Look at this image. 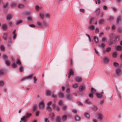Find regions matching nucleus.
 <instances>
[{
    "label": "nucleus",
    "mask_w": 122,
    "mask_h": 122,
    "mask_svg": "<svg viewBox=\"0 0 122 122\" xmlns=\"http://www.w3.org/2000/svg\"><path fill=\"white\" fill-rule=\"evenodd\" d=\"M122 74V71L119 68H117L116 70V75L117 76H119Z\"/></svg>",
    "instance_id": "f257e3e1"
},
{
    "label": "nucleus",
    "mask_w": 122,
    "mask_h": 122,
    "mask_svg": "<svg viewBox=\"0 0 122 122\" xmlns=\"http://www.w3.org/2000/svg\"><path fill=\"white\" fill-rule=\"evenodd\" d=\"M39 109H42L44 107V104L42 101L40 102L39 104Z\"/></svg>",
    "instance_id": "f03ea898"
},
{
    "label": "nucleus",
    "mask_w": 122,
    "mask_h": 122,
    "mask_svg": "<svg viewBox=\"0 0 122 122\" xmlns=\"http://www.w3.org/2000/svg\"><path fill=\"white\" fill-rule=\"evenodd\" d=\"M97 118L99 120H100L102 121L103 119V115L101 113H98L97 114Z\"/></svg>",
    "instance_id": "7ed1b4c3"
},
{
    "label": "nucleus",
    "mask_w": 122,
    "mask_h": 122,
    "mask_svg": "<svg viewBox=\"0 0 122 122\" xmlns=\"http://www.w3.org/2000/svg\"><path fill=\"white\" fill-rule=\"evenodd\" d=\"M69 74L68 75V78H69L71 76H72L74 75V72L73 70L72 69H71L69 70Z\"/></svg>",
    "instance_id": "20e7f679"
},
{
    "label": "nucleus",
    "mask_w": 122,
    "mask_h": 122,
    "mask_svg": "<svg viewBox=\"0 0 122 122\" xmlns=\"http://www.w3.org/2000/svg\"><path fill=\"white\" fill-rule=\"evenodd\" d=\"M110 61L109 58L107 57H105L103 58V62L104 63H108Z\"/></svg>",
    "instance_id": "39448f33"
},
{
    "label": "nucleus",
    "mask_w": 122,
    "mask_h": 122,
    "mask_svg": "<svg viewBox=\"0 0 122 122\" xmlns=\"http://www.w3.org/2000/svg\"><path fill=\"white\" fill-rule=\"evenodd\" d=\"M12 16L11 14H9L6 15V20L9 21L12 18Z\"/></svg>",
    "instance_id": "423d86ee"
},
{
    "label": "nucleus",
    "mask_w": 122,
    "mask_h": 122,
    "mask_svg": "<svg viewBox=\"0 0 122 122\" xmlns=\"http://www.w3.org/2000/svg\"><path fill=\"white\" fill-rule=\"evenodd\" d=\"M86 88V86L85 85H80L79 87V89L80 91H83Z\"/></svg>",
    "instance_id": "0eeeda50"
},
{
    "label": "nucleus",
    "mask_w": 122,
    "mask_h": 122,
    "mask_svg": "<svg viewBox=\"0 0 122 122\" xmlns=\"http://www.w3.org/2000/svg\"><path fill=\"white\" fill-rule=\"evenodd\" d=\"M43 23L40 22H37L36 23V24L40 28H42L43 27L44 25H43Z\"/></svg>",
    "instance_id": "6e6552de"
},
{
    "label": "nucleus",
    "mask_w": 122,
    "mask_h": 122,
    "mask_svg": "<svg viewBox=\"0 0 122 122\" xmlns=\"http://www.w3.org/2000/svg\"><path fill=\"white\" fill-rule=\"evenodd\" d=\"M66 98L68 100H71L72 99V95L70 93H67L66 95Z\"/></svg>",
    "instance_id": "1a4fd4ad"
},
{
    "label": "nucleus",
    "mask_w": 122,
    "mask_h": 122,
    "mask_svg": "<svg viewBox=\"0 0 122 122\" xmlns=\"http://www.w3.org/2000/svg\"><path fill=\"white\" fill-rule=\"evenodd\" d=\"M32 76V75H31L23 78L21 80V81H23L24 80H26V79H30L31 78Z\"/></svg>",
    "instance_id": "9d476101"
},
{
    "label": "nucleus",
    "mask_w": 122,
    "mask_h": 122,
    "mask_svg": "<svg viewBox=\"0 0 122 122\" xmlns=\"http://www.w3.org/2000/svg\"><path fill=\"white\" fill-rule=\"evenodd\" d=\"M53 108L55 110L57 111H59L60 110V108L59 107L57 106H56L55 104H53Z\"/></svg>",
    "instance_id": "9b49d317"
},
{
    "label": "nucleus",
    "mask_w": 122,
    "mask_h": 122,
    "mask_svg": "<svg viewBox=\"0 0 122 122\" xmlns=\"http://www.w3.org/2000/svg\"><path fill=\"white\" fill-rule=\"evenodd\" d=\"M122 16L121 15H119L117 17L116 22L117 24H118L121 20Z\"/></svg>",
    "instance_id": "f8f14e48"
},
{
    "label": "nucleus",
    "mask_w": 122,
    "mask_h": 122,
    "mask_svg": "<svg viewBox=\"0 0 122 122\" xmlns=\"http://www.w3.org/2000/svg\"><path fill=\"white\" fill-rule=\"evenodd\" d=\"M82 80V78L80 77H78L76 78L75 79V81L76 82H80Z\"/></svg>",
    "instance_id": "ddd939ff"
},
{
    "label": "nucleus",
    "mask_w": 122,
    "mask_h": 122,
    "mask_svg": "<svg viewBox=\"0 0 122 122\" xmlns=\"http://www.w3.org/2000/svg\"><path fill=\"white\" fill-rule=\"evenodd\" d=\"M111 48L110 47H108L106 48L105 50L104 51L103 53H105L106 52H108L111 51Z\"/></svg>",
    "instance_id": "4468645a"
},
{
    "label": "nucleus",
    "mask_w": 122,
    "mask_h": 122,
    "mask_svg": "<svg viewBox=\"0 0 122 122\" xmlns=\"http://www.w3.org/2000/svg\"><path fill=\"white\" fill-rule=\"evenodd\" d=\"M117 56V53L115 51H114L112 53V56L113 58H116Z\"/></svg>",
    "instance_id": "2eb2a0df"
},
{
    "label": "nucleus",
    "mask_w": 122,
    "mask_h": 122,
    "mask_svg": "<svg viewBox=\"0 0 122 122\" xmlns=\"http://www.w3.org/2000/svg\"><path fill=\"white\" fill-rule=\"evenodd\" d=\"M95 94L97 97L100 99L103 96L102 95L97 92Z\"/></svg>",
    "instance_id": "dca6fc26"
},
{
    "label": "nucleus",
    "mask_w": 122,
    "mask_h": 122,
    "mask_svg": "<svg viewBox=\"0 0 122 122\" xmlns=\"http://www.w3.org/2000/svg\"><path fill=\"white\" fill-rule=\"evenodd\" d=\"M84 116L85 117L87 118H89L90 117V116L89 114L87 112H85L84 113Z\"/></svg>",
    "instance_id": "f3484780"
},
{
    "label": "nucleus",
    "mask_w": 122,
    "mask_h": 122,
    "mask_svg": "<svg viewBox=\"0 0 122 122\" xmlns=\"http://www.w3.org/2000/svg\"><path fill=\"white\" fill-rule=\"evenodd\" d=\"M2 28L4 30H5L7 29V25L5 24L2 25Z\"/></svg>",
    "instance_id": "a211bd4d"
},
{
    "label": "nucleus",
    "mask_w": 122,
    "mask_h": 122,
    "mask_svg": "<svg viewBox=\"0 0 122 122\" xmlns=\"http://www.w3.org/2000/svg\"><path fill=\"white\" fill-rule=\"evenodd\" d=\"M95 28V26L94 25H92L88 27V29L89 30H94Z\"/></svg>",
    "instance_id": "6ab92c4d"
},
{
    "label": "nucleus",
    "mask_w": 122,
    "mask_h": 122,
    "mask_svg": "<svg viewBox=\"0 0 122 122\" xmlns=\"http://www.w3.org/2000/svg\"><path fill=\"white\" fill-rule=\"evenodd\" d=\"M51 92L50 90H46V91L45 94L47 96H48L50 95Z\"/></svg>",
    "instance_id": "aec40b11"
},
{
    "label": "nucleus",
    "mask_w": 122,
    "mask_h": 122,
    "mask_svg": "<svg viewBox=\"0 0 122 122\" xmlns=\"http://www.w3.org/2000/svg\"><path fill=\"white\" fill-rule=\"evenodd\" d=\"M100 9L99 8H98L96 9V12L97 15H99L100 13Z\"/></svg>",
    "instance_id": "412c9836"
},
{
    "label": "nucleus",
    "mask_w": 122,
    "mask_h": 122,
    "mask_svg": "<svg viewBox=\"0 0 122 122\" xmlns=\"http://www.w3.org/2000/svg\"><path fill=\"white\" fill-rule=\"evenodd\" d=\"M93 39L95 41V43H97L98 42V38L96 36H94L93 37Z\"/></svg>",
    "instance_id": "4be33fe9"
},
{
    "label": "nucleus",
    "mask_w": 122,
    "mask_h": 122,
    "mask_svg": "<svg viewBox=\"0 0 122 122\" xmlns=\"http://www.w3.org/2000/svg\"><path fill=\"white\" fill-rule=\"evenodd\" d=\"M104 20L103 19H99L98 21V23L99 25H101L104 23Z\"/></svg>",
    "instance_id": "5701e85b"
},
{
    "label": "nucleus",
    "mask_w": 122,
    "mask_h": 122,
    "mask_svg": "<svg viewBox=\"0 0 122 122\" xmlns=\"http://www.w3.org/2000/svg\"><path fill=\"white\" fill-rule=\"evenodd\" d=\"M94 19H95L93 18H90L89 21V24H92Z\"/></svg>",
    "instance_id": "b1692460"
},
{
    "label": "nucleus",
    "mask_w": 122,
    "mask_h": 122,
    "mask_svg": "<svg viewBox=\"0 0 122 122\" xmlns=\"http://www.w3.org/2000/svg\"><path fill=\"white\" fill-rule=\"evenodd\" d=\"M27 116H25L23 117L21 119V121H21H23V122H25L26 121V118H27Z\"/></svg>",
    "instance_id": "393cba45"
},
{
    "label": "nucleus",
    "mask_w": 122,
    "mask_h": 122,
    "mask_svg": "<svg viewBox=\"0 0 122 122\" xmlns=\"http://www.w3.org/2000/svg\"><path fill=\"white\" fill-rule=\"evenodd\" d=\"M7 34L5 33H4L3 34V38L5 40H7Z\"/></svg>",
    "instance_id": "a878e982"
},
{
    "label": "nucleus",
    "mask_w": 122,
    "mask_h": 122,
    "mask_svg": "<svg viewBox=\"0 0 122 122\" xmlns=\"http://www.w3.org/2000/svg\"><path fill=\"white\" fill-rule=\"evenodd\" d=\"M17 6L18 8L20 9L24 7V5L22 4H19Z\"/></svg>",
    "instance_id": "bb28decb"
},
{
    "label": "nucleus",
    "mask_w": 122,
    "mask_h": 122,
    "mask_svg": "<svg viewBox=\"0 0 122 122\" xmlns=\"http://www.w3.org/2000/svg\"><path fill=\"white\" fill-rule=\"evenodd\" d=\"M49 116L51 118V119H54V114L53 113H51L49 114Z\"/></svg>",
    "instance_id": "cd10ccee"
},
{
    "label": "nucleus",
    "mask_w": 122,
    "mask_h": 122,
    "mask_svg": "<svg viewBox=\"0 0 122 122\" xmlns=\"http://www.w3.org/2000/svg\"><path fill=\"white\" fill-rule=\"evenodd\" d=\"M78 84L76 83L73 84L72 85V87H73L75 88H76L78 87Z\"/></svg>",
    "instance_id": "c85d7f7f"
},
{
    "label": "nucleus",
    "mask_w": 122,
    "mask_h": 122,
    "mask_svg": "<svg viewBox=\"0 0 122 122\" xmlns=\"http://www.w3.org/2000/svg\"><path fill=\"white\" fill-rule=\"evenodd\" d=\"M59 97L61 98H63L64 96L63 93L61 92L59 93Z\"/></svg>",
    "instance_id": "c756f323"
},
{
    "label": "nucleus",
    "mask_w": 122,
    "mask_h": 122,
    "mask_svg": "<svg viewBox=\"0 0 122 122\" xmlns=\"http://www.w3.org/2000/svg\"><path fill=\"white\" fill-rule=\"evenodd\" d=\"M43 23V24L44 26H46L49 27V24L48 23H47V22H44Z\"/></svg>",
    "instance_id": "7c9ffc66"
},
{
    "label": "nucleus",
    "mask_w": 122,
    "mask_h": 122,
    "mask_svg": "<svg viewBox=\"0 0 122 122\" xmlns=\"http://www.w3.org/2000/svg\"><path fill=\"white\" fill-rule=\"evenodd\" d=\"M119 36L118 35H117L115 36L114 37L115 41H117L119 39Z\"/></svg>",
    "instance_id": "2f4dec72"
},
{
    "label": "nucleus",
    "mask_w": 122,
    "mask_h": 122,
    "mask_svg": "<svg viewBox=\"0 0 122 122\" xmlns=\"http://www.w3.org/2000/svg\"><path fill=\"white\" fill-rule=\"evenodd\" d=\"M109 20L111 21L114 20V17L113 16H110L109 17Z\"/></svg>",
    "instance_id": "473e14b6"
},
{
    "label": "nucleus",
    "mask_w": 122,
    "mask_h": 122,
    "mask_svg": "<svg viewBox=\"0 0 122 122\" xmlns=\"http://www.w3.org/2000/svg\"><path fill=\"white\" fill-rule=\"evenodd\" d=\"M122 47L120 46H117L116 48V50H119L121 51L122 50Z\"/></svg>",
    "instance_id": "72a5a7b5"
},
{
    "label": "nucleus",
    "mask_w": 122,
    "mask_h": 122,
    "mask_svg": "<svg viewBox=\"0 0 122 122\" xmlns=\"http://www.w3.org/2000/svg\"><path fill=\"white\" fill-rule=\"evenodd\" d=\"M16 64L14 62H13L11 65V67L13 68H15L16 67Z\"/></svg>",
    "instance_id": "f704fd0d"
},
{
    "label": "nucleus",
    "mask_w": 122,
    "mask_h": 122,
    "mask_svg": "<svg viewBox=\"0 0 122 122\" xmlns=\"http://www.w3.org/2000/svg\"><path fill=\"white\" fill-rule=\"evenodd\" d=\"M45 16L46 18L48 19L50 17V15L49 14L46 13L45 14Z\"/></svg>",
    "instance_id": "c9c22d12"
},
{
    "label": "nucleus",
    "mask_w": 122,
    "mask_h": 122,
    "mask_svg": "<svg viewBox=\"0 0 122 122\" xmlns=\"http://www.w3.org/2000/svg\"><path fill=\"white\" fill-rule=\"evenodd\" d=\"M23 21L22 20H20L18 21H17L15 23V24L16 25H18L22 23Z\"/></svg>",
    "instance_id": "e433bc0d"
},
{
    "label": "nucleus",
    "mask_w": 122,
    "mask_h": 122,
    "mask_svg": "<svg viewBox=\"0 0 122 122\" xmlns=\"http://www.w3.org/2000/svg\"><path fill=\"white\" fill-rule=\"evenodd\" d=\"M2 58L4 59L7 60L8 59V57L7 55L5 54H3L2 55Z\"/></svg>",
    "instance_id": "4c0bfd02"
},
{
    "label": "nucleus",
    "mask_w": 122,
    "mask_h": 122,
    "mask_svg": "<svg viewBox=\"0 0 122 122\" xmlns=\"http://www.w3.org/2000/svg\"><path fill=\"white\" fill-rule=\"evenodd\" d=\"M113 64L114 66L115 67H117L119 65V64L116 62H113Z\"/></svg>",
    "instance_id": "58836bf2"
},
{
    "label": "nucleus",
    "mask_w": 122,
    "mask_h": 122,
    "mask_svg": "<svg viewBox=\"0 0 122 122\" xmlns=\"http://www.w3.org/2000/svg\"><path fill=\"white\" fill-rule=\"evenodd\" d=\"M92 108L95 111L97 110L98 109L97 107L95 105L93 106L92 107Z\"/></svg>",
    "instance_id": "ea45409f"
},
{
    "label": "nucleus",
    "mask_w": 122,
    "mask_h": 122,
    "mask_svg": "<svg viewBox=\"0 0 122 122\" xmlns=\"http://www.w3.org/2000/svg\"><path fill=\"white\" fill-rule=\"evenodd\" d=\"M39 15L40 17L41 18V19H43V17L44 16V15L42 13H40L39 14Z\"/></svg>",
    "instance_id": "a19ab883"
},
{
    "label": "nucleus",
    "mask_w": 122,
    "mask_h": 122,
    "mask_svg": "<svg viewBox=\"0 0 122 122\" xmlns=\"http://www.w3.org/2000/svg\"><path fill=\"white\" fill-rule=\"evenodd\" d=\"M105 45L103 43H102L99 45V47L102 48H104L105 47Z\"/></svg>",
    "instance_id": "79ce46f5"
},
{
    "label": "nucleus",
    "mask_w": 122,
    "mask_h": 122,
    "mask_svg": "<svg viewBox=\"0 0 122 122\" xmlns=\"http://www.w3.org/2000/svg\"><path fill=\"white\" fill-rule=\"evenodd\" d=\"M91 93H92L94 94L95 92H96V90L94 89V88H92V87L91 88Z\"/></svg>",
    "instance_id": "37998d69"
},
{
    "label": "nucleus",
    "mask_w": 122,
    "mask_h": 122,
    "mask_svg": "<svg viewBox=\"0 0 122 122\" xmlns=\"http://www.w3.org/2000/svg\"><path fill=\"white\" fill-rule=\"evenodd\" d=\"M47 109L49 111H51L52 110V108L49 106H47L46 107Z\"/></svg>",
    "instance_id": "c03bdc74"
},
{
    "label": "nucleus",
    "mask_w": 122,
    "mask_h": 122,
    "mask_svg": "<svg viewBox=\"0 0 122 122\" xmlns=\"http://www.w3.org/2000/svg\"><path fill=\"white\" fill-rule=\"evenodd\" d=\"M4 84V82L3 81H0V86H3Z\"/></svg>",
    "instance_id": "a18cd8bd"
},
{
    "label": "nucleus",
    "mask_w": 122,
    "mask_h": 122,
    "mask_svg": "<svg viewBox=\"0 0 122 122\" xmlns=\"http://www.w3.org/2000/svg\"><path fill=\"white\" fill-rule=\"evenodd\" d=\"M118 31L120 33H121L122 32V27H119L118 28Z\"/></svg>",
    "instance_id": "49530a36"
},
{
    "label": "nucleus",
    "mask_w": 122,
    "mask_h": 122,
    "mask_svg": "<svg viewBox=\"0 0 122 122\" xmlns=\"http://www.w3.org/2000/svg\"><path fill=\"white\" fill-rule=\"evenodd\" d=\"M93 94L92 93H90L89 94V97L92 98H93Z\"/></svg>",
    "instance_id": "de8ad7c7"
},
{
    "label": "nucleus",
    "mask_w": 122,
    "mask_h": 122,
    "mask_svg": "<svg viewBox=\"0 0 122 122\" xmlns=\"http://www.w3.org/2000/svg\"><path fill=\"white\" fill-rule=\"evenodd\" d=\"M67 118V116L65 115H64L62 117V119L63 121H64Z\"/></svg>",
    "instance_id": "09e8293b"
},
{
    "label": "nucleus",
    "mask_w": 122,
    "mask_h": 122,
    "mask_svg": "<svg viewBox=\"0 0 122 122\" xmlns=\"http://www.w3.org/2000/svg\"><path fill=\"white\" fill-rule=\"evenodd\" d=\"M75 119L76 121H79L80 120V118L78 116H76L75 117Z\"/></svg>",
    "instance_id": "8fccbe9b"
},
{
    "label": "nucleus",
    "mask_w": 122,
    "mask_h": 122,
    "mask_svg": "<svg viewBox=\"0 0 122 122\" xmlns=\"http://www.w3.org/2000/svg\"><path fill=\"white\" fill-rule=\"evenodd\" d=\"M31 115V114L30 113H26L25 116H27V118L29 117Z\"/></svg>",
    "instance_id": "3c124183"
},
{
    "label": "nucleus",
    "mask_w": 122,
    "mask_h": 122,
    "mask_svg": "<svg viewBox=\"0 0 122 122\" xmlns=\"http://www.w3.org/2000/svg\"><path fill=\"white\" fill-rule=\"evenodd\" d=\"M27 19L29 21L32 20V18L31 16H29L27 17Z\"/></svg>",
    "instance_id": "603ef678"
},
{
    "label": "nucleus",
    "mask_w": 122,
    "mask_h": 122,
    "mask_svg": "<svg viewBox=\"0 0 122 122\" xmlns=\"http://www.w3.org/2000/svg\"><path fill=\"white\" fill-rule=\"evenodd\" d=\"M56 120L58 122H59L61 120V118L60 117H56Z\"/></svg>",
    "instance_id": "864d4df0"
},
{
    "label": "nucleus",
    "mask_w": 122,
    "mask_h": 122,
    "mask_svg": "<svg viewBox=\"0 0 122 122\" xmlns=\"http://www.w3.org/2000/svg\"><path fill=\"white\" fill-rule=\"evenodd\" d=\"M112 29L113 30H115L116 28V26L115 25H113L111 26Z\"/></svg>",
    "instance_id": "5fc2aeb1"
},
{
    "label": "nucleus",
    "mask_w": 122,
    "mask_h": 122,
    "mask_svg": "<svg viewBox=\"0 0 122 122\" xmlns=\"http://www.w3.org/2000/svg\"><path fill=\"white\" fill-rule=\"evenodd\" d=\"M66 92L67 93H70V89L68 88H67L66 90Z\"/></svg>",
    "instance_id": "6e6d98bb"
},
{
    "label": "nucleus",
    "mask_w": 122,
    "mask_h": 122,
    "mask_svg": "<svg viewBox=\"0 0 122 122\" xmlns=\"http://www.w3.org/2000/svg\"><path fill=\"white\" fill-rule=\"evenodd\" d=\"M0 49L1 50H3L4 49V47L3 45H1L0 46Z\"/></svg>",
    "instance_id": "4d7b16f0"
},
{
    "label": "nucleus",
    "mask_w": 122,
    "mask_h": 122,
    "mask_svg": "<svg viewBox=\"0 0 122 122\" xmlns=\"http://www.w3.org/2000/svg\"><path fill=\"white\" fill-rule=\"evenodd\" d=\"M36 105H34L33 107V110L34 111H35L36 108Z\"/></svg>",
    "instance_id": "13d9d810"
},
{
    "label": "nucleus",
    "mask_w": 122,
    "mask_h": 122,
    "mask_svg": "<svg viewBox=\"0 0 122 122\" xmlns=\"http://www.w3.org/2000/svg\"><path fill=\"white\" fill-rule=\"evenodd\" d=\"M52 103V101H49L47 103V106H50L51 104Z\"/></svg>",
    "instance_id": "bf43d9fd"
},
{
    "label": "nucleus",
    "mask_w": 122,
    "mask_h": 122,
    "mask_svg": "<svg viewBox=\"0 0 122 122\" xmlns=\"http://www.w3.org/2000/svg\"><path fill=\"white\" fill-rule=\"evenodd\" d=\"M51 97H53L55 98H56V96L54 94H52L51 95Z\"/></svg>",
    "instance_id": "052dcab7"
},
{
    "label": "nucleus",
    "mask_w": 122,
    "mask_h": 122,
    "mask_svg": "<svg viewBox=\"0 0 122 122\" xmlns=\"http://www.w3.org/2000/svg\"><path fill=\"white\" fill-rule=\"evenodd\" d=\"M23 67L20 66L19 67V70L20 72H22V71Z\"/></svg>",
    "instance_id": "680f3d73"
},
{
    "label": "nucleus",
    "mask_w": 122,
    "mask_h": 122,
    "mask_svg": "<svg viewBox=\"0 0 122 122\" xmlns=\"http://www.w3.org/2000/svg\"><path fill=\"white\" fill-rule=\"evenodd\" d=\"M96 53L98 55H99V54L98 51L95 48L94 49Z\"/></svg>",
    "instance_id": "e2e57ef3"
},
{
    "label": "nucleus",
    "mask_w": 122,
    "mask_h": 122,
    "mask_svg": "<svg viewBox=\"0 0 122 122\" xmlns=\"http://www.w3.org/2000/svg\"><path fill=\"white\" fill-rule=\"evenodd\" d=\"M58 104L59 105H62L63 104V102L61 101L60 100L59 101Z\"/></svg>",
    "instance_id": "0e129e2a"
},
{
    "label": "nucleus",
    "mask_w": 122,
    "mask_h": 122,
    "mask_svg": "<svg viewBox=\"0 0 122 122\" xmlns=\"http://www.w3.org/2000/svg\"><path fill=\"white\" fill-rule=\"evenodd\" d=\"M86 35L88 37L89 41L90 42H91V39L90 36L87 34H86Z\"/></svg>",
    "instance_id": "69168bd1"
},
{
    "label": "nucleus",
    "mask_w": 122,
    "mask_h": 122,
    "mask_svg": "<svg viewBox=\"0 0 122 122\" xmlns=\"http://www.w3.org/2000/svg\"><path fill=\"white\" fill-rule=\"evenodd\" d=\"M103 9L104 10H106L107 9L108 7L106 5H104L103 6Z\"/></svg>",
    "instance_id": "338daca9"
},
{
    "label": "nucleus",
    "mask_w": 122,
    "mask_h": 122,
    "mask_svg": "<svg viewBox=\"0 0 122 122\" xmlns=\"http://www.w3.org/2000/svg\"><path fill=\"white\" fill-rule=\"evenodd\" d=\"M16 5V4L15 3L13 2L11 4V6L12 7H14Z\"/></svg>",
    "instance_id": "774afa93"
}]
</instances>
